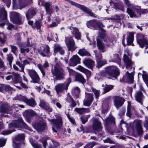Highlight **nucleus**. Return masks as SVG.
Wrapping results in <instances>:
<instances>
[{
    "label": "nucleus",
    "mask_w": 148,
    "mask_h": 148,
    "mask_svg": "<svg viewBox=\"0 0 148 148\" xmlns=\"http://www.w3.org/2000/svg\"><path fill=\"white\" fill-rule=\"evenodd\" d=\"M70 3L71 4L77 7L85 13L92 16L93 17L95 18H98V16L97 15L94 14L90 10L86 7L85 6L77 3L72 1H70Z\"/></svg>",
    "instance_id": "20e7f679"
},
{
    "label": "nucleus",
    "mask_w": 148,
    "mask_h": 148,
    "mask_svg": "<svg viewBox=\"0 0 148 148\" xmlns=\"http://www.w3.org/2000/svg\"><path fill=\"white\" fill-rule=\"evenodd\" d=\"M91 89L92 92L94 93L95 95L96 99H98L100 93V90H96L93 88H92Z\"/></svg>",
    "instance_id": "09e8293b"
},
{
    "label": "nucleus",
    "mask_w": 148,
    "mask_h": 148,
    "mask_svg": "<svg viewBox=\"0 0 148 148\" xmlns=\"http://www.w3.org/2000/svg\"><path fill=\"white\" fill-rule=\"evenodd\" d=\"M40 106L44 109L48 111L49 112H51L52 109L50 108L47 104L43 101H41L40 104Z\"/></svg>",
    "instance_id": "f704fd0d"
},
{
    "label": "nucleus",
    "mask_w": 148,
    "mask_h": 148,
    "mask_svg": "<svg viewBox=\"0 0 148 148\" xmlns=\"http://www.w3.org/2000/svg\"><path fill=\"white\" fill-rule=\"evenodd\" d=\"M142 121L140 120H135L133 123V125L136 126V128L137 134L139 135H141L143 134V131L141 125Z\"/></svg>",
    "instance_id": "4468645a"
},
{
    "label": "nucleus",
    "mask_w": 148,
    "mask_h": 148,
    "mask_svg": "<svg viewBox=\"0 0 148 148\" xmlns=\"http://www.w3.org/2000/svg\"><path fill=\"white\" fill-rule=\"evenodd\" d=\"M13 76L12 79L16 82H18L19 81V79L20 78V75L17 73H14L13 74Z\"/></svg>",
    "instance_id": "8fccbe9b"
},
{
    "label": "nucleus",
    "mask_w": 148,
    "mask_h": 148,
    "mask_svg": "<svg viewBox=\"0 0 148 148\" xmlns=\"http://www.w3.org/2000/svg\"><path fill=\"white\" fill-rule=\"evenodd\" d=\"M97 45L98 49L101 51L102 52H104V49L105 45L103 43L101 40L98 38L97 39Z\"/></svg>",
    "instance_id": "c756f323"
},
{
    "label": "nucleus",
    "mask_w": 148,
    "mask_h": 148,
    "mask_svg": "<svg viewBox=\"0 0 148 148\" xmlns=\"http://www.w3.org/2000/svg\"><path fill=\"white\" fill-rule=\"evenodd\" d=\"M134 73L131 72L129 73L128 71H127L123 76V79L129 83H132L134 80Z\"/></svg>",
    "instance_id": "2eb2a0df"
},
{
    "label": "nucleus",
    "mask_w": 148,
    "mask_h": 148,
    "mask_svg": "<svg viewBox=\"0 0 148 148\" xmlns=\"http://www.w3.org/2000/svg\"><path fill=\"white\" fill-rule=\"evenodd\" d=\"M99 37L101 39H103V40H104L105 38H106L105 34L103 33L100 32L99 34Z\"/></svg>",
    "instance_id": "774afa93"
},
{
    "label": "nucleus",
    "mask_w": 148,
    "mask_h": 148,
    "mask_svg": "<svg viewBox=\"0 0 148 148\" xmlns=\"http://www.w3.org/2000/svg\"><path fill=\"white\" fill-rule=\"evenodd\" d=\"M73 92L77 96L80 92L79 89L78 87H76L73 90Z\"/></svg>",
    "instance_id": "bf43d9fd"
},
{
    "label": "nucleus",
    "mask_w": 148,
    "mask_h": 148,
    "mask_svg": "<svg viewBox=\"0 0 148 148\" xmlns=\"http://www.w3.org/2000/svg\"><path fill=\"white\" fill-rule=\"evenodd\" d=\"M6 140L3 138H0V147L4 146Z\"/></svg>",
    "instance_id": "680f3d73"
},
{
    "label": "nucleus",
    "mask_w": 148,
    "mask_h": 148,
    "mask_svg": "<svg viewBox=\"0 0 148 148\" xmlns=\"http://www.w3.org/2000/svg\"><path fill=\"white\" fill-rule=\"evenodd\" d=\"M90 116L89 115L84 116H81L80 119L81 120L82 123L84 124L88 121V118Z\"/></svg>",
    "instance_id": "864d4df0"
},
{
    "label": "nucleus",
    "mask_w": 148,
    "mask_h": 148,
    "mask_svg": "<svg viewBox=\"0 0 148 148\" xmlns=\"http://www.w3.org/2000/svg\"><path fill=\"white\" fill-rule=\"evenodd\" d=\"M13 88L10 86L5 84H2L0 86V91L4 92L5 91L11 90Z\"/></svg>",
    "instance_id": "473e14b6"
},
{
    "label": "nucleus",
    "mask_w": 148,
    "mask_h": 148,
    "mask_svg": "<svg viewBox=\"0 0 148 148\" xmlns=\"http://www.w3.org/2000/svg\"><path fill=\"white\" fill-rule=\"evenodd\" d=\"M96 60L97 62V66L100 67L104 65L106 63V61L105 60H99L96 57Z\"/></svg>",
    "instance_id": "37998d69"
},
{
    "label": "nucleus",
    "mask_w": 148,
    "mask_h": 148,
    "mask_svg": "<svg viewBox=\"0 0 148 148\" xmlns=\"http://www.w3.org/2000/svg\"><path fill=\"white\" fill-rule=\"evenodd\" d=\"M96 145V143L94 142L88 143L84 147V148H92L94 146Z\"/></svg>",
    "instance_id": "603ef678"
},
{
    "label": "nucleus",
    "mask_w": 148,
    "mask_h": 148,
    "mask_svg": "<svg viewBox=\"0 0 148 148\" xmlns=\"http://www.w3.org/2000/svg\"><path fill=\"white\" fill-rule=\"evenodd\" d=\"M28 72L34 83H38L40 82V78L39 76L35 70L33 69L29 70Z\"/></svg>",
    "instance_id": "9b49d317"
},
{
    "label": "nucleus",
    "mask_w": 148,
    "mask_h": 148,
    "mask_svg": "<svg viewBox=\"0 0 148 148\" xmlns=\"http://www.w3.org/2000/svg\"><path fill=\"white\" fill-rule=\"evenodd\" d=\"M26 46V47L25 46V45H23L21 46V53H24L25 51L27 53H28L29 52V49L27 47L29 46L31 47L30 44L28 43Z\"/></svg>",
    "instance_id": "c9c22d12"
},
{
    "label": "nucleus",
    "mask_w": 148,
    "mask_h": 148,
    "mask_svg": "<svg viewBox=\"0 0 148 148\" xmlns=\"http://www.w3.org/2000/svg\"><path fill=\"white\" fill-rule=\"evenodd\" d=\"M6 41V38L5 35L0 32V42L4 43Z\"/></svg>",
    "instance_id": "5fc2aeb1"
},
{
    "label": "nucleus",
    "mask_w": 148,
    "mask_h": 148,
    "mask_svg": "<svg viewBox=\"0 0 148 148\" xmlns=\"http://www.w3.org/2000/svg\"><path fill=\"white\" fill-rule=\"evenodd\" d=\"M128 104L127 108V111L126 113V115L127 116L130 117L131 115V111L132 109L131 108V105L129 102H128Z\"/></svg>",
    "instance_id": "de8ad7c7"
},
{
    "label": "nucleus",
    "mask_w": 148,
    "mask_h": 148,
    "mask_svg": "<svg viewBox=\"0 0 148 148\" xmlns=\"http://www.w3.org/2000/svg\"><path fill=\"white\" fill-rule=\"evenodd\" d=\"M35 12L34 10H29L27 13L26 14V16L27 18H33V16L34 15Z\"/></svg>",
    "instance_id": "a18cd8bd"
},
{
    "label": "nucleus",
    "mask_w": 148,
    "mask_h": 148,
    "mask_svg": "<svg viewBox=\"0 0 148 148\" xmlns=\"http://www.w3.org/2000/svg\"><path fill=\"white\" fill-rule=\"evenodd\" d=\"M115 124V119L113 116L110 115L106 119L104 125L106 126L109 124Z\"/></svg>",
    "instance_id": "b1692460"
},
{
    "label": "nucleus",
    "mask_w": 148,
    "mask_h": 148,
    "mask_svg": "<svg viewBox=\"0 0 148 148\" xmlns=\"http://www.w3.org/2000/svg\"><path fill=\"white\" fill-rule=\"evenodd\" d=\"M75 111L79 114H82L89 112L90 109L89 108H75Z\"/></svg>",
    "instance_id": "bb28decb"
},
{
    "label": "nucleus",
    "mask_w": 148,
    "mask_h": 148,
    "mask_svg": "<svg viewBox=\"0 0 148 148\" xmlns=\"http://www.w3.org/2000/svg\"><path fill=\"white\" fill-rule=\"evenodd\" d=\"M62 124V120L61 114L56 115V129H60Z\"/></svg>",
    "instance_id": "aec40b11"
},
{
    "label": "nucleus",
    "mask_w": 148,
    "mask_h": 148,
    "mask_svg": "<svg viewBox=\"0 0 148 148\" xmlns=\"http://www.w3.org/2000/svg\"><path fill=\"white\" fill-rule=\"evenodd\" d=\"M64 51L62 48L59 45H56V54L59 53L61 55L64 54Z\"/></svg>",
    "instance_id": "ea45409f"
},
{
    "label": "nucleus",
    "mask_w": 148,
    "mask_h": 148,
    "mask_svg": "<svg viewBox=\"0 0 148 148\" xmlns=\"http://www.w3.org/2000/svg\"><path fill=\"white\" fill-rule=\"evenodd\" d=\"M11 21L15 23L18 24H19L21 23L20 19H11Z\"/></svg>",
    "instance_id": "338daca9"
},
{
    "label": "nucleus",
    "mask_w": 148,
    "mask_h": 148,
    "mask_svg": "<svg viewBox=\"0 0 148 148\" xmlns=\"http://www.w3.org/2000/svg\"><path fill=\"white\" fill-rule=\"evenodd\" d=\"M65 42L69 50L73 51L76 48L75 46L74 41L72 38L69 37H66Z\"/></svg>",
    "instance_id": "1a4fd4ad"
},
{
    "label": "nucleus",
    "mask_w": 148,
    "mask_h": 148,
    "mask_svg": "<svg viewBox=\"0 0 148 148\" xmlns=\"http://www.w3.org/2000/svg\"><path fill=\"white\" fill-rule=\"evenodd\" d=\"M66 83H64V86H66V89H68V87L69 86V84L71 82V81L70 78H69L66 80Z\"/></svg>",
    "instance_id": "0e129e2a"
},
{
    "label": "nucleus",
    "mask_w": 148,
    "mask_h": 148,
    "mask_svg": "<svg viewBox=\"0 0 148 148\" xmlns=\"http://www.w3.org/2000/svg\"><path fill=\"white\" fill-rule=\"evenodd\" d=\"M7 14L4 8H2L0 10V18H7Z\"/></svg>",
    "instance_id": "79ce46f5"
},
{
    "label": "nucleus",
    "mask_w": 148,
    "mask_h": 148,
    "mask_svg": "<svg viewBox=\"0 0 148 148\" xmlns=\"http://www.w3.org/2000/svg\"><path fill=\"white\" fill-rule=\"evenodd\" d=\"M23 134H18L16 136L13 140V146L14 148H20V141L24 138Z\"/></svg>",
    "instance_id": "ddd939ff"
},
{
    "label": "nucleus",
    "mask_w": 148,
    "mask_h": 148,
    "mask_svg": "<svg viewBox=\"0 0 148 148\" xmlns=\"http://www.w3.org/2000/svg\"><path fill=\"white\" fill-rule=\"evenodd\" d=\"M134 39V34L132 32L129 33V36L127 39V45H134L132 43Z\"/></svg>",
    "instance_id": "cd10ccee"
},
{
    "label": "nucleus",
    "mask_w": 148,
    "mask_h": 148,
    "mask_svg": "<svg viewBox=\"0 0 148 148\" xmlns=\"http://www.w3.org/2000/svg\"><path fill=\"white\" fill-rule=\"evenodd\" d=\"M83 63L89 69L92 68L94 64V62L90 59L85 60Z\"/></svg>",
    "instance_id": "7c9ffc66"
},
{
    "label": "nucleus",
    "mask_w": 148,
    "mask_h": 148,
    "mask_svg": "<svg viewBox=\"0 0 148 148\" xmlns=\"http://www.w3.org/2000/svg\"><path fill=\"white\" fill-rule=\"evenodd\" d=\"M80 59L77 55H74L70 59V64L74 66L80 63Z\"/></svg>",
    "instance_id": "6ab92c4d"
},
{
    "label": "nucleus",
    "mask_w": 148,
    "mask_h": 148,
    "mask_svg": "<svg viewBox=\"0 0 148 148\" xmlns=\"http://www.w3.org/2000/svg\"><path fill=\"white\" fill-rule=\"evenodd\" d=\"M51 124L52 125V129L53 131L54 132H56L55 129V127L56 125V121L54 119H52L51 120Z\"/></svg>",
    "instance_id": "e2e57ef3"
},
{
    "label": "nucleus",
    "mask_w": 148,
    "mask_h": 148,
    "mask_svg": "<svg viewBox=\"0 0 148 148\" xmlns=\"http://www.w3.org/2000/svg\"><path fill=\"white\" fill-rule=\"evenodd\" d=\"M65 76V73L61 66L56 64V80H62Z\"/></svg>",
    "instance_id": "6e6552de"
},
{
    "label": "nucleus",
    "mask_w": 148,
    "mask_h": 148,
    "mask_svg": "<svg viewBox=\"0 0 148 148\" xmlns=\"http://www.w3.org/2000/svg\"><path fill=\"white\" fill-rule=\"evenodd\" d=\"M71 106L73 108L74 107L76 106V102L74 101L72 98H71Z\"/></svg>",
    "instance_id": "69168bd1"
},
{
    "label": "nucleus",
    "mask_w": 148,
    "mask_h": 148,
    "mask_svg": "<svg viewBox=\"0 0 148 148\" xmlns=\"http://www.w3.org/2000/svg\"><path fill=\"white\" fill-rule=\"evenodd\" d=\"M125 53H126L130 56H131L132 55L129 53V51L128 49H126L125 50ZM123 60L126 66V68L127 69L132 68V65L133 64L132 62L131 61L130 58L125 54L124 55Z\"/></svg>",
    "instance_id": "0eeeda50"
},
{
    "label": "nucleus",
    "mask_w": 148,
    "mask_h": 148,
    "mask_svg": "<svg viewBox=\"0 0 148 148\" xmlns=\"http://www.w3.org/2000/svg\"><path fill=\"white\" fill-rule=\"evenodd\" d=\"M14 126L15 127H21L22 126L23 127H24L26 129H28V127L26 124L24 122V121L21 119H20V120L19 121H16L14 123Z\"/></svg>",
    "instance_id": "412c9836"
},
{
    "label": "nucleus",
    "mask_w": 148,
    "mask_h": 148,
    "mask_svg": "<svg viewBox=\"0 0 148 148\" xmlns=\"http://www.w3.org/2000/svg\"><path fill=\"white\" fill-rule=\"evenodd\" d=\"M114 86L112 85H107L104 89V92L106 93L111 90L113 88Z\"/></svg>",
    "instance_id": "3c124183"
},
{
    "label": "nucleus",
    "mask_w": 148,
    "mask_h": 148,
    "mask_svg": "<svg viewBox=\"0 0 148 148\" xmlns=\"http://www.w3.org/2000/svg\"><path fill=\"white\" fill-rule=\"evenodd\" d=\"M49 66V64L48 62L47 61L45 62L43 66L40 64H38L37 65V67L40 70L43 76H45V75L44 68H46Z\"/></svg>",
    "instance_id": "a211bd4d"
},
{
    "label": "nucleus",
    "mask_w": 148,
    "mask_h": 148,
    "mask_svg": "<svg viewBox=\"0 0 148 148\" xmlns=\"http://www.w3.org/2000/svg\"><path fill=\"white\" fill-rule=\"evenodd\" d=\"M143 74L142 75V77L145 82L148 81V75L144 71H143Z\"/></svg>",
    "instance_id": "6e6d98bb"
},
{
    "label": "nucleus",
    "mask_w": 148,
    "mask_h": 148,
    "mask_svg": "<svg viewBox=\"0 0 148 148\" xmlns=\"http://www.w3.org/2000/svg\"><path fill=\"white\" fill-rule=\"evenodd\" d=\"M26 117L28 119H29L34 116L36 115V114L33 110H30L27 111L25 112Z\"/></svg>",
    "instance_id": "72a5a7b5"
},
{
    "label": "nucleus",
    "mask_w": 148,
    "mask_h": 148,
    "mask_svg": "<svg viewBox=\"0 0 148 148\" xmlns=\"http://www.w3.org/2000/svg\"><path fill=\"white\" fill-rule=\"evenodd\" d=\"M45 7L46 12L47 13H50L53 11V8L51 5L48 3L45 4Z\"/></svg>",
    "instance_id": "a19ab883"
},
{
    "label": "nucleus",
    "mask_w": 148,
    "mask_h": 148,
    "mask_svg": "<svg viewBox=\"0 0 148 148\" xmlns=\"http://www.w3.org/2000/svg\"><path fill=\"white\" fill-rule=\"evenodd\" d=\"M40 53L43 57L48 56L49 53V48L47 45H44L40 47Z\"/></svg>",
    "instance_id": "dca6fc26"
},
{
    "label": "nucleus",
    "mask_w": 148,
    "mask_h": 148,
    "mask_svg": "<svg viewBox=\"0 0 148 148\" xmlns=\"http://www.w3.org/2000/svg\"><path fill=\"white\" fill-rule=\"evenodd\" d=\"M137 42L140 47L142 48L144 46L145 49L148 48V41L144 37V36L141 34H137Z\"/></svg>",
    "instance_id": "423d86ee"
},
{
    "label": "nucleus",
    "mask_w": 148,
    "mask_h": 148,
    "mask_svg": "<svg viewBox=\"0 0 148 148\" xmlns=\"http://www.w3.org/2000/svg\"><path fill=\"white\" fill-rule=\"evenodd\" d=\"M73 34H74L76 39H79L80 38L81 34L77 29L75 27H72L70 28Z\"/></svg>",
    "instance_id": "a878e982"
},
{
    "label": "nucleus",
    "mask_w": 148,
    "mask_h": 148,
    "mask_svg": "<svg viewBox=\"0 0 148 148\" xmlns=\"http://www.w3.org/2000/svg\"><path fill=\"white\" fill-rule=\"evenodd\" d=\"M30 142L34 148H41V146L36 143L35 141L33 140L32 139H30Z\"/></svg>",
    "instance_id": "49530a36"
},
{
    "label": "nucleus",
    "mask_w": 148,
    "mask_h": 148,
    "mask_svg": "<svg viewBox=\"0 0 148 148\" xmlns=\"http://www.w3.org/2000/svg\"><path fill=\"white\" fill-rule=\"evenodd\" d=\"M135 97L137 101L140 103L143 97V93L140 91L137 92L135 95Z\"/></svg>",
    "instance_id": "2f4dec72"
},
{
    "label": "nucleus",
    "mask_w": 148,
    "mask_h": 148,
    "mask_svg": "<svg viewBox=\"0 0 148 148\" xmlns=\"http://www.w3.org/2000/svg\"><path fill=\"white\" fill-rule=\"evenodd\" d=\"M93 129L98 132L99 135L101 137H104V133L102 131L101 122L97 119H95L93 121Z\"/></svg>",
    "instance_id": "39448f33"
},
{
    "label": "nucleus",
    "mask_w": 148,
    "mask_h": 148,
    "mask_svg": "<svg viewBox=\"0 0 148 148\" xmlns=\"http://www.w3.org/2000/svg\"><path fill=\"white\" fill-rule=\"evenodd\" d=\"M16 64L19 66L21 69L20 70V71L24 72V66L23 64L19 62H16Z\"/></svg>",
    "instance_id": "13d9d810"
},
{
    "label": "nucleus",
    "mask_w": 148,
    "mask_h": 148,
    "mask_svg": "<svg viewBox=\"0 0 148 148\" xmlns=\"http://www.w3.org/2000/svg\"><path fill=\"white\" fill-rule=\"evenodd\" d=\"M113 99L114 106L117 109L122 106L125 101V100L123 98L118 96L114 97Z\"/></svg>",
    "instance_id": "9d476101"
},
{
    "label": "nucleus",
    "mask_w": 148,
    "mask_h": 148,
    "mask_svg": "<svg viewBox=\"0 0 148 148\" xmlns=\"http://www.w3.org/2000/svg\"><path fill=\"white\" fill-rule=\"evenodd\" d=\"M131 8L134 9V10H136L137 12V13H138L140 15L141 12L142 14H144L148 12L147 9H144L141 10L140 6H137L134 7L132 5L131 7L129 8H127V12L129 14L131 18L135 17L136 16Z\"/></svg>",
    "instance_id": "7ed1b4c3"
},
{
    "label": "nucleus",
    "mask_w": 148,
    "mask_h": 148,
    "mask_svg": "<svg viewBox=\"0 0 148 148\" xmlns=\"http://www.w3.org/2000/svg\"><path fill=\"white\" fill-rule=\"evenodd\" d=\"M77 69L82 72L85 73L86 75L87 79L90 77L91 74V72L89 70L85 69L81 66H78L77 67Z\"/></svg>",
    "instance_id": "4be33fe9"
},
{
    "label": "nucleus",
    "mask_w": 148,
    "mask_h": 148,
    "mask_svg": "<svg viewBox=\"0 0 148 148\" xmlns=\"http://www.w3.org/2000/svg\"><path fill=\"white\" fill-rule=\"evenodd\" d=\"M87 26L93 29H97L98 28L103 32L104 30L103 29V25L99 22H97L95 20H92L88 21L86 23Z\"/></svg>",
    "instance_id": "f03ea898"
},
{
    "label": "nucleus",
    "mask_w": 148,
    "mask_h": 148,
    "mask_svg": "<svg viewBox=\"0 0 148 148\" xmlns=\"http://www.w3.org/2000/svg\"><path fill=\"white\" fill-rule=\"evenodd\" d=\"M20 97L18 98L19 99L22 100L30 106H34L36 105V103L32 98L28 99L25 97L21 95L20 96Z\"/></svg>",
    "instance_id": "f3484780"
},
{
    "label": "nucleus",
    "mask_w": 148,
    "mask_h": 148,
    "mask_svg": "<svg viewBox=\"0 0 148 148\" xmlns=\"http://www.w3.org/2000/svg\"><path fill=\"white\" fill-rule=\"evenodd\" d=\"M78 53L82 56H89L90 55L89 53L84 49H80L79 50Z\"/></svg>",
    "instance_id": "58836bf2"
},
{
    "label": "nucleus",
    "mask_w": 148,
    "mask_h": 148,
    "mask_svg": "<svg viewBox=\"0 0 148 148\" xmlns=\"http://www.w3.org/2000/svg\"><path fill=\"white\" fill-rule=\"evenodd\" d=\"M93 95L90 93H86L85 98L84 101V104L87 106H89L93 100Z\"/></svg>",
    "instance_id": "f8f14e48"
},
{
    "label": "nucleus",
    "mask_w": 148,
    "mask_h": 148,
    "mask_svg": "<svg viewBox=\"0 0 148 148\" xmlns=\"http://www.w3.org/2000/svg\"><path fill=\"white\" fill-rule=\"evenodd\" d=\"M45 126V123L40 121L34 125V127L38 131H41L44 130Z\"/></svg>",
    "instance_id": "393cba45"
},
{
    "label": "nucleus",
    "mask_w": 148,
    "mask_h": 148,
    "mask_svg": "<svg viewBox=\"0 0 148 148\" xmlns=\"http://www.w3.org/2000/svg\"><path fill=\"white\" fill-rule=\"evenodd\" d=\"M120 74L119 70L117 67L113 66H110L106 67L105 71L98 74L95 78L99 81H102L105 77L109 79H116Z\"/></svg>",
    "instance_id": "f257e3e1"
},
{
    "label": "nucleus",
    "mask_w": 148,
    "mask_h": 148,
    "mask_svg": "<svg viewBox=\"0 0 148 148\" xmlns=\"http://www.w3.org/2000/svg\"><path fill=\"white\" fill-rule=\"evenodd\" d=\"M8 105L5 103L3 104L0 107V112L1 113L8 112Z\"/></svg>",
    "instance_id": "4c0bfd02"
},
{
    "label": "nucleus",
    "mask_w": 148,
    "mask_h": 148,
    "mask_svg": "<svg viewBox=\"0 0 148 148\" xmlns=\"http://www.w3.org/2000/svg\"><path fill=\"white\" fill-rule=\"evenodd\" d=\"M114 56L115 58L113 59H111L110 60V61L111 62H116L119 65V66H120V65L121 63V59L120 58L117 54L115 55Z\"/></svg>",
    "instance_id": "c03bdc74"
},
{
    "label": "nucleus",
    "mask_w": 148,
    "mask_h": 148,
    "mask_svg": "<svg viewBox=\"0 0 148 148\" xmlns=\"http://www.w3.org/2000/svg\"><path fill=\"white\" fill-rule=\"evenodd\" d=\"M75 79L76 81H79L83 84L86 82V79L83 76L80 74H76L75 76Z\"/></svg>",
    "instance_id": "c85d7f7f"
},
{
    "label": "nucleus",
    "mask_w": 148,
    "mask_h": 148,
    "mask_svg": "<svg viewBox=\"0 0 148 148\" xmlns=\"http://www.w3.org/2000/svg\"><path fill=\"white\" fill-rule=\"evenodd\" d=\"M103 41L104 42L105 45L106 46H109L110 45H113L112 38L107 37L104 38Z\"/></svg>",
    "instance_id": "e433bc0d"
},
{
    "label": "nucleus",
    "mask_w": 148,
    "mask_h": 148,
    "mask_svg": "<svg viewBox=\"0 0 148 148\" xmlns=\"http://www.w3.org/2000/svg\"><path fill=\"white\" fill-rule=\"evenodd\" d=\"M67 89H66V86L64 84H58L56 86V92L58 95L59 94L64 90H66Z\"/></svg>",
    "instance_id": "5701e85b"
},
{
    "label": "nucleus",
    "mask_w": 148,
    "mask_h": 148,
    "mask_svg": "<svg viewBox=\"0 0 148 148\" xmlns=\"http://www.w3.org/2000/svg\"><path fill=\"white\" fill-rule=\"evenodd\" d=\"M11 48V51L14 54L16 53V51L17 50V47L14 46L10 45Z\"/></svg>",
    "instance_id": "052dcab7"
},
{
    "label": "nucleus",
    "mask_w": 148,
    "mask_h": 148,
    "mask_svg": "<svg viewBox=\"0 0 148 148\" xmlns=\"http://www.w3.org/2000/svg\"><path fill=\"white\" fill-rule=\"evenodd\" d=\"M7 60L8 61L10 65L11 64L13 59V57L11 54H8L7 55Z\"/></svg>",
    "instance_id": "4d7b16f0"
}]
</instances>
